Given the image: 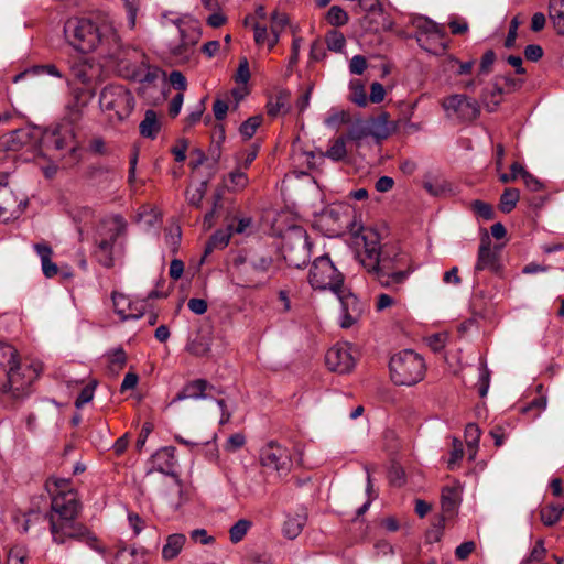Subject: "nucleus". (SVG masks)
Listing matches in <instances>:
<instances>
[{
	"instance_id": "obj_23",
	"label": "nucleus",
	"mask_w": 564,
	"mask_h": 564,
	"mask_svg": "<svg viewBox=\"0 0 564 564\" xmlns=\"http://www.w3.org/2000/svg\"><path fill=\"white\" fill-rule=\"evenodd\" d=\"M175 25L180 33V42L186 43V45H191L195 48V45L202 36V31L196 23L176 20Z\"/></svg>"
},
{
	"instance_id": "obj_2",
	"label": "nucleus",
	"mask_w": 564,
	"mask_h": 564,
	"mask_svg": "<svg viewBox=\"0 0 564 564\" xmlns=\"http://www.w3.org/2000/svg\"><path fill=\"white\" fill-rule=\"evenodd\" d=\"M35 367H21L18 351L7 343H0V390L13 398L23 397L37 378Z\"/></svg>"
},
{
	"instance_id": "obj_22",
	"label": "nucleus",
	"mask_w": 564,
	"mask_h": 564,
	"mask_svg": "<svg viewBox=\"0 0 564 564\" xmlns=\"http://www.w3.org/2000/svg\"><path fill=\"white\" fill-rule=\"evenodd\" d=\"M213 387L205 379H196L187 382L182 390L174 397L171 403H176L187 399L200 400L207 399V391Z\"/></svg>"
},
{
	"instance_id": "obj_12",
	"label": "nucleus",
	"mask_w": 564,
	"mask_h": 564,
	"mask_svg": "<svg viewBox=\"0 0 564 564\" xmlns=\"http://www.w3.org/2000/svg\"><path fill=\"white\" fill-rule=\"evenodd\" d=\"M441 106L445 116L457 122L473 121L480 113L478 102L464 94H453L445 97Z\"/></svg>"
},
{
	"instance_id": "obj_42",
	"label": "nucleus",
	"mask_w": 564,
	"mask_h": 564,
	"mask_svg": "<svg viewBox=\"0 0 564 564\" xmlns=\"http://www.w3.org/2000/svg\"><path fill=\"white\" fill-rule=\"evenodd\" d=\"M231 234L238 235H250L253 228V221L251 217H237L232 223L228 224Z\"/></svg>"
},
{
	"instance_id": "obj_39",
	"label": "nucleus",
	"mask_w": 564,
	"mask_h": 564,
	"mask_svg": "<svg viewBox=\"0 0 564 564\" xmlns=\"http://www.w3.org/2000/svg\"><path fill=\"white\" fill-rule=\"evenodd\" d=\"M252 527V522L247 519L238 520L229 530V539L234 544L239 543L243 540L250 528Z\"/></svg>"
},
{
	"instance_id": "obj_1",
	"label": "nucleus",
	"mask_w": 564,
	"mask_h": 564,
	"mask_svg": "<svg viewBox=\"0 0 564 564\" xmlns=\"http://www.w3.org/2000/svg\"><path fill=\"white\" fill-rule=\"evenodd\" d=\"M66 42L75 50L90 53L118 43V34L106 17L96 20L85 17L68 18L63 28Z\"/></svg>"
},
{
	"instance_id": "obj_4",
	"label": "nucleus",
	"mask_w": 564,
	"mask_h": 564,
	"mask_svg": "<svg viewBox=\"0 0 564 564\" xmlns=\"http://www.w3.org/2000/svg\"><path fill=\"white\" fill-rule=\"evenodd\" d=\"M412 261L406 252L400 250L383 251L376 276L384 288H395L413 272Z\"/></svg>"
},
{
	"instance_id": "obj_53",
	"label": "nucleus",
	"mask_w": 564,
	"mask_h": 564,
	"mask_svg": "<svg viewBox=\"0 0 564 564\" xmlns=\"http://www.w3.org/2000/svg\"><path fill=\"white\" fill-rule=\"evenodd\" d=\"M28 551L24 546L15 545L8 553L7 564H25Z\"/></svg>"
},
{
	"instance_id": "obj_40",
	"label": "nucleus",
	"mask_w": 564,
	"mask_h": 564,
	"mask_svg": "<svg viewBox=\"0 0 564 564\" xmlns=\"http://www.w3.org/2000/svg\"><path fill=\"white\" fill-rule=\"evenodd\" d=\"M520 198V192L517 188H506L500 197L499 207L503 213H510Z\"/></svg>"
},
{
	"instance_id": "obj_13",
	"label": "nucleus",
	"mask_w": 564,
	"mask_h": 564,
	"mask_svg": "<svg viewBox=\"0 0 564 564\" xmlns=\"http://www.w3.org/2000/svg\"><path fill=\"white\" fill-rule=\"evenodd\" d=\"M416 29V41L424 51L438 55L446 50L444 31L438 24L429 19H420Z\"/></svg>"
},
{
	"instance_id": "obj_34",
	"label": "nucleus",
	"mask_w": 564,
	"mask_h": 564,
	"mask_svg": "<svg viewBox=\"0 0 564 564\" xmlns=\"http://www.w3.org/2000/svg\"><path fill=\"white\" fill-rule=\"evenodd\" d=\"M305 524V517L295 514L288 517L283 525V534L290 540L295 539L302 532Z\"/></svg>"
},
{
	"instance_id": "obj_63",
	"label": "nucleus",
	"mask_w": 564,
	"mask_h": 564,
	"mask_svg": "<svg viewBox=\"0 0 564 564\" xmlns=\"http://www.w3.org/2000/svg\"><path fill=\"white\" fill-rule=\"evenodd\" d=\"M169 80L171 83V85L180 90L181 93H183L184 90H186L187 88V82H186V78L185 76L178 72V70H173L171 74H170V77H169Z\"/></svg>"
},
{
	"instance_id": "obj_52",
	"label": "nucleus",
	"mask_w": 564,
	"mask_h": 564,
	"mask_svg": "<svg viewBox=\"0 0 564 564\" xmlns=\"http://www.w3.org/2000/svg\"><path fill=\"white\" fill-rule=\"evenodd\" d=\"M205 183H200L195 187L188 188L186 193L187 202L195 207H199L205 195Z\"/></svg>"
},
{
	"instance_id": "obj_26",
	"label": "nucleus",
	"mask_w": 564,
	"mask_h": 564,
	"mask_svg": "<svg viewBox=\"0 0 564 564\" xmlns=\"http://www.w3.org/2000/svg\"><path fill=\"white\" fill-rule=\"evenodd\" d=\"M497 262V253L491 249L489 240H482L479 246L478 259L475 265L477 271L494 269Z\"/></svg>"
},
{
	"instance_id": "obj_9",
	"label": "nucleus",
	"mask_w": 564,
	"mask_h": 564,
	"mask_svg": "<svg viewBox=\"0 0 564 564\" xmlns=\"http://www.w3.org/2000/svg\"><path fill=\"white\" fill-rule=\"evenodd\" d=\"M311 246L306 230L300 226L292 227L284 238L283 257L289 265L302 268L311 258Z\"/></svg>"
},
{
	"instance_id": "obj_58",
	"label": "nucleus",
	"mask_w": 564,
	"mask_h": 564,
	"mask_svg": "<svg viewBox=\"0 0 564 564\" xmlns=\"http://www.w3.org/2000/svg\"><path fill=\"white\" fill-rule=\"evenodd\" d=\"M473 209L479 217H481L485 220H489L494 217L492 207L485 202L475 200L473 203Z\"/></svg>"
},
{
	"instance_id": "obj_57",
	"label": "nucleus",
	"mask_w": 564,
	"mask_h": 564,
	"mask_svg": "<svg viewBox=\"0 0 564 564\" xmlns=\"http://www.w3.org/2000/svg\"><path fill=\"white\" fill-rule=\"evenodd\" d=\"M520 24H521L520 18L518 15L513 17L511 22H510L508 35H507L506 41H505V46L507 48H511V47L514 46L516 40H517V36H518V29H519Z\"/></svg>"
},
{
	"instance_id": "obj_49",
	"label": "nucleus",
	"mask_w": 564,
	"mask_h": 564,
	"mask_svg": "<svg viewBox=\"0 0 564 564\" xmlns=\"http://www.w3.org/2000/svg\"><path fill=\"white\" fill-rule=\"evenodd\" d=\"M262 122V118L260 116H254L246 120L240 126V133L245 139H250L254 135L257 129L260 127Z\"/></svg>"
},
{
	"instance_id": "obj_17",
	"label": "nucleus",
	"mask_w": 564,
	"mask_h": 564,
	"mask_svg": "<svg viewBox=\"0 0 564 564\" xmlns=\"http://www.w3.org/2000/svg\"><path fill=\"white\" fill-rule=\"evenodd\" d=\"M42 143L46 150H69L73 152L76 149L75 135L73 129L68 126L46 130L43 134Z\"/></svg>"
},
{
	"instance_id": "obj_47",
	"label": "nucleus",
	"mask_w": 564,
	"mask_h": 564,
	"mask_svg": "<svg viewBox=\"0 0 564 564\" xmlns=\"http://www.w3.org/2000/svg\"><path fill=\"white\" fill-rule=\"evenodd\" d=\"M474 61H467V62H460L454 56H448L445 61V67L448 69L454 68L457 66L456 74L457 75H468L471 73L474 67Z\"/></svg>"
},
{
	"instance_id": "obj_41",
	"label": "nucleus",
	"mask_w": 564,
	"mask_h": 564,
	"mask_svg": "<svg viewBox=\"0 0 564 564\" xmlns=\"http://www.w3.org/2000/svg\"><path fill=\"white\" fill-rule=\"evenodd\" d=\"M346 154V141L344 138H338L330 144L326 153H321V156H326L333 161H341Z\"/></svg>"
},
{
	"instance_id": "obj_6",
	"label": "nucleus",
	"mask_w": 564,
	"mask_h": 564,
	"mask_svg": "<svg viewBox=\"0 0 564 564\" xmlns=\"http://www.w3.org/2000/svg\"><path fill=\"white\" fill-rule=\"evenodd\" d=\"M124 231V223L119 217L102 221L95 238L94 256L97 261L106 267L113 265L115 254L118 250L117 240Z\"/></svg>"
},
{
	"instance_id": "obj_11",
	"label": "nucleus",
	"mask_w": 564,
	"mask_h": 564,
	"mask_svg": "<svg viewBox=\"0 0 564 564\" xmlns=\"http://www.w3.org/2000/svg\"><path fill=\"white\" fill-rule=\"evenodd\" d=\"M50 530L53 542L56 544H67L72 541H86L89 545L96 541L90 531L76 518H50Z\"/></svg>"
},
{
	"instance_id": "obj_62",
	"label": "nucleus",
	"mask_w": 564,
	"mask_h": 564,
	"mask_svg": "<svg viewBox=\"0 0 564 564\" xmlns=\"http://www.w3.org/2000/svg\"><path fill=\"white\" fill-rule=\"evenodd\" d=\"M215 440H216V434H214L213 441H207V442L203 443L202 445H204L206 447L205 457L209 462H215V463L219 464V453H218V447L215 443Z\"/></svg>"
},
{
	"instance_id": "obj_20",
	"label": "nucleus",
	"mask_w": 564,
	"mask_h": 564,
	"mask_svg": "<svg viewBox=\"0 0 564 564\" xmlns=\"http://www.w3.org/2000/svg\"><path fill=\"white\" fill-rule=\"evenodd\" d=\"M25 207L26 200H20L17 204L13 192L0 181V220L19 217Z\"/></svg>"
},
{
	"instance_id": "obj_16",
	"label": "nucleus",
	"mask_w": 564,
	"mask_h": 564,
	"mask_svg": "<svg viewBox=\"0 0 564 564\" xmlns=\"http://www.w3.org/2000/svg\"><path fill=\"white\" fill-rule=\"evenodd\" d=\"M335 294L340 302V327L350 328L361 317L364 313V304L355 294L345 291L343 288H340L339 292Z\"/></svg>"
},
{
	"instance_id": "obj_3",
	"label": "nucleus",
	"mask_w": 564,
	"mask_h": 564,
	"mask_svg": "<svg viewBox=\"0 0 564 564\" xmlns=\"http://www.w3.org/2000/svg\"><path fill=\"white\" fill-rule=\"evenodd\" d=\"M118 72L127 78L139 83H153L160 75H165L159 67L148 63L145 54L135 47H128L118 56Z\"/></svg>"
},
{
	"instance_id": "obj_37",
	"label": "nucleus",
	"mask_w": 564,
	"mask_h": 564,
	"mask_svg": "<svg viewBox=\"0 0 564 564\" xmlns=\"http://www.w3.org/2000/svg\"><path fill=\"white\" fill-rule=\"evenodd\" d=\"M368 126L367 119L357 118L355 119L348 129L347 138L356 143H359L364 139L368 138Z\"/></svg>"
},
{
	"instance_id": "obj_10",
	"label": "nucleus",
	"mask_w": 564,
	"mask_h": 564,
	"mask_svg": "<svg viewBox=\"0 0 564 564\" xmlns=\"http://www.w3.org/2000/svg\"><path fill=\"white\" fill-rule=\"evenodd\" d=\"M99 104L104 111L123 120L134 108V97L124 86L109 85L101 90Z\"/></svg>"
},
{
	"instance_id": "obj_55",
	"label": "nucleus",
	"mask_w": 564,
	"mask_h": 564,
	"mask_svg": "<svg viewBox=\"0 0 564 564\" xmlns=\"http://www.w3.org/2000/svg\"><path fill=\"white\" fill-rule=\"evenodd\" d=\"M289 23V18L285 13L274 11L271 15V30L275 32L279 36L280 33L284 30V28Z\"/></svg>"
},
{
	"instance_id": "obj_60",
	"label": "nucleus",
	"mask_w": 564,
	"mask_h": 564,
	"mask_svg": "<svg viewBox=\"0 0 564 564\" xmlns=\"http://www.w3.org/2000/svg\"><path fill=\"white\" fill-rule=\"evenodd\" d=\"M250 79L249 63L247 58H242L239 63L238 69L235 75V80L238 84L246 85Z\"/></svg>"
},
{
	"instance_id": "obj_29",
	"label": "nucleus",
	"mask_w": 564,
	"mask_h": 564,
	"mask_svg": "<svg viewBox=\"0 0 564 564\" xmlns=\"http://www.w3.org/2000/svg\"><path fill=\"white\" fill-rule=\"evenodd\" d=\"M549 17L556 32L564 35V0H550Z\"/></svg>"
},
{
	"instance_id": "obj_25",
	"label": "nucleus",
	"mask_w": 564,
	"mask_h": 564,
	"mask_svg": "<svg viewBox=\"0 0 564 564\" xmlns=\"http://www.w3.org/2000/svg\"><path fill=\"white\" fill-rule=\"evenodd\" d=\"M186 536L182 533H173L166 538L162 549V557L165 561L175 558L184 547Z\"/></svg>"
},
{
	"instance_id": "obj_46",
	"label": "nucleus",
	"mask_w": 564,
	"mask_h": 564,
	"mask_svg": "<svg viewBox=\"0 0 564 564\" xmlns=\"http://www.w3.org/2000/svg\"><path fill=\"white\" fill-rule=\"evenodd\" d=\"M458 502V491L455 488H444L442 491V508L445 512H453Z\"/></svg>"
},
{
	"instance_id": "obj_24",
	"label": "nucleus",
	"mask_w": 564,
	"mask_h": 564,
	"mask_svg": "<svg viewBox=\"0 0 564 564\" xmlns=\"http://www.w3.org/2000/svg\"><path fill=\"white\" fill-rule=\"evenodd\" d=\"M161 130V122L154 110L149 109L144 113L143 120L140 122L139 131L143 138L155 139Z\"/></svg>"
},
{
	"instance_id": "obj_33",
	"label": "nucleus",
	"mask_w": 564,
	"mask_h": 564,
	"mask_svg": "<svg viewBox=\"0 0 564 564\" xmlns=\"http://www.w3.org/2000/svg\"><path fill=\"white\" fill-rule=\"evenodd\" d=\"M232 234L229 227L217 230L209 239L205 248V256L212 253L215 249H224L229 243Z\"/></svg>"
},
{
	"instance_id": "obj_14",
	"label": "nucleus",
	"mask_w": 564,
	"mask_h": 564,
	"mask_svg": "<svg viewBox=\"0 0 564 564\" xmlns=\"http://www.w3.org/2000/svg\"><path fill=\"white\" fill-rule=\"evenodd\" d=\"M260 463L263 467L276 471H286L291 466V456L286 447L276 442L267 443L260 451Z\"/></svg>"
},
{
	"instance_id": "obj_48",
	"label": "nucleus",
	"mask_w": 564,
	"mask_h": 564,
	"mask_svg": "<svg viewBox=\"0 0 564 564\" xmlns=\"http://www.w3.org/2000/svg\"><path fill=\"white\" fill-rule=\"evenodd\" d=\"M127 13L129 29L135 28L137 15L140 10V0H122Z\"/></svg>"
},
{
	"instance_id": "obj_8",
	"label": "nucleus",
	"mask_w": 564,
	"mask_h": 564,
	"mask_svg": "<svg viewBox=\"0 0 564 564\" xmlns=\"http://www.w3.org/2000/svg\"><path fill=\"white\" fill-rule=\"evenodd\" d=\"M308 282L314 290H329L338 293L344 285V276L329 257L322 256L314 260L310 269Z\"/></svg>"
},
{
	"instance_id": "obj_64",
	"label": "nucleus",
	"mask_w": 564,
	"mask_h": 564,
	"mask_svg": "<svg viewBox=\"0 0 564 564\" xmlns=\"http://www.w3.org/2000/svg\"><path fill=\"white\" fill-rule=\"evenodd\" d=\"M367 68V61L361 55H355L349 63V70L351 74L361 75Z\"/></svg>"
},
{
	"instance_id": "obj_59",
	"label": "nucleus",
	"mask_w": 564,
	"mask_h": 564,
	"mask_svg": "<svg viewBox=\"0 0 564 564\" xmlns=\"http://www.w3.org/2000/svg\"><path fill=\"white\" fill-rule=\"evenodd\" d=\"M246 443V437L242 433H235L228 437L226 441V444L224 445V448L227 452H236L237 449L241 448Z\"/></svg>"
},
{
	"instance_id": "obj_30",
	"label": "nucleus",
	"mask_w": 564,
	"mask_h": 564,
	"mask_svg": "<svg viewBox=\"0 0 564 564\" xmlns=\"http://www.w3.org/2000/svg\"><path fill=\"white\" fill-rule=\"evenodd\" d=\"M253 31L254 41L258 45L268 46L269 50H272L279 42L280 36L273 30H268L267 26L257 23L253 26Z\"/></svg>"
},
{
	"instance_id": "obj_32",
	"label": "nucleus",
	"mask_w": 564,
	"mask_h": 564,
	"mask_svg": "<svg viewBox=\"0 0 564 564\" xmlns=\"http://www.w3.org/2000/svg\"><path fill=\"white\" fill-rule=\"evenodd\" d=\"M113 564H148L143 552L133 549H122L115 556Z\"/></svg>"
},
{
	"instance_id": "obj_15",
	"label": "nucleus",
	"mask_w": 564,
	"mask_h": 564,
	"mask_svg": "<svg viewBox=\"0 0 564 564\" xmlns=\"http://www.w3.org/2000/svg\"><path fill=\"white\" fill-rule=\"evenodd\" d=\"M326 366L330 371L347 373L355 367V357L348 343L336 344L325 355Z\"/></svg>"
},
{
	"instance_id": "obj_56",
	"label": "nucleus",
	"mask_w": 564,
	"mask_h": 564,
	"mask_svg": "<svg viewBox=\"0 0 564 564\" xmlns=\"http://www.w3.org/2000/svg\"><path fill=\"white\" fill-rule=\"evenodd\" d=\"M95 388H96V383H89L87 386H85L79 395L77 397L76 401H75V405L76 408H83L85 404H87L88 402H90L94 398V393H95Z\"/></svg>"
},
{
	"instance_id": "obj_31",
	"label": "nucleus",
	"mask_w": 564,
	"mask_h": 564,
	"mask_svg": "<svg viewBox=\"0 0 564 564\" xmlns=\"http://www.w3.org/2000/svg\"><path fill=\"white\" fill-rule=\"evenodd\" d=\"M480 429L475 423L467 424L465 429V441L467 445V452L469 459H475L478 446H479V440H480Z\"/></svg>"
},
{
	"instance_id": "obj_43",
	"label": "nucleus",
	"mask_w": 564,
	"mask_h": 564,
	"mask_svg": "<svg viewBox=\"0 0 564 564\" xmlns=\"http://www.w3.org/2000/svg\"><path fill=\"white\" fill-rule=\"evenodd\" d=\"M325 42L329 51L340 53L346 45L344 34L337 30H332L326 34Z\"/></svg>"
},
{
	"instance_id": "obj_27",
	"label": "nucleus",
	"mask_w": 564,
	"mask_h": 564,
	"mask_svg": "<svg viewBox=\"0 0 564 564\" xmlns=\"http://www.w3.org/2000/svg\"><path fill=\"white\" fill-rule=\"evenodd\" d=\"M290 93L288 90H280L275 96L271 97L267 104L268 113L271 117H276L286 113L290 110L289 106Z\"/></svg>"
},
{
	"instance_id": "obj_5",
	"label": "nucleus",
	"mask_w": 564,
	"mask_h": 564,
	"mask_svg": "<svg viewBox=\"0 0 564 564\" xmlns=\"http://www.w3.org/2000/svg\"><path fill=\"white\" fill-rule=\"evenodd\" d=\"M391 379L399 386H412L424 378L423 358L411 349L394 354L389 362Z\"/></svg>"
},
{
	"instance_id": "obj_36",
	"label": "nucleus",
	"mask_w": 564,
	"mask_h": 564,
	"mask_svg": "<svg viewBox=\"0 0 564 564\" xmlns=\"http://www.w3.org/2000/svg\"><path fill=\"white\" fill-rule=\"evenodd\" d=\"M223 182L224 186L228 191L238 192L243 189L248 185L249 178L245 172L237 170L229 173V175L225 177Z\"/></svg>"
},
{
	"instance_id": "obj_35",
	"label": "nucleus",
	"mask_w": 564,
	"mask_h": 564,
	"mask_svg": "<svg viewBox=\"0 0 564 564\" xmlns=\"http://www.w3.org/2000/svg\"><path fill=\"white\" fill-rule=\"evenodd\" d=\"M564 513V503L563 505H555L551 503L545 506L540 511L541 521L545 525H554L558 520L561 519L562 514Z\"/></svg>"
},
{
	"instance_id": "obj_7",
	"label": "nucleus",
	"mask_w": 564,
	"mask_h": 564,
	"mask_svg": "<svg viewBox=\"0 0 564 564\" xmlns=\"http://www.w3.org/2000/svg\"><path fill=\"white\" fill-rule=\"evenodd\" d=\"M352 245L359 263L369 273L376 274L382 256L377 232L370 228H361L354 234Z\"/></svg>"
},
{
	"instance_id": "obj_38",
	"label": "nucleus",
	"mask_w": 564,
	"mask_h": 564,
	"mask_svg": "<svg viewBox=\"0 0 564 564\" xmlns=\"http://www.w3.org/2000/svg\"><path fill=\"white\" fill-rule=\"evenodd\" d=\"M169 52L171 57L175 59L177 63L187 62L192 54L194 53V47L191 45H186V43L180 42L175 44H170Z\"/></svg>"
},
{
	"instance_id": "obj_61",
	"label": "nucleus",
	"mask_w": 564,
	"mask_h": 564,
	"mask_svg": "<svg viewBox=\"0 0 564 564\" xmlns=\"http://www.w3.org/2000/svg\"><path fill=\"white\" fill-rule=\"evenodd\" d=\"M46 487L51 492L52 497H54L55 494L61 492L62 490H72L69 488V481L63 478L50 479L46 484Z\"/></svg>"
},
{
	"instance_id": "obj_28",
	"label": "nucleus",
	"mask_w": 564,
	"mask_h": 564,
	"mask_svg": "<svg viewBox=\"0 0 564 564\" xmlns=\"http://www.w3.org/2000/svg\"><path fill=\"white\" fill-rule=\"evenodd\" d=\"M107 370L110 375L117 376L126 366L127 355L122 348H116L106 354Z\"/></svg>"
},
{
	"instance_id": "obj_54",
	"label": "nucleus",
	"mask_w": 564,
	"mask_h": 564,
	"mask_svg": "<svg viewBox=\"0 0 564 564\" xmlns=\"http://www.w3.org/2000/svg\"><path fill=\"white\" fill-rule=\"evenodd\" d=\"M448 334L435 333L426 337V343L433 351H441L447 343Z\"/></svg>"
},
{
	"instance_id": "obj_50",
	"label": "nucleus",
	"mask_w": 564,
	"mask_h": 564,
	"mask_svg": "<svg viewBox=\"0 0 564 564\" xmlns=\"http://www.w3.org/2000/svg\"><path fill=\"white\" fill-rule=\"evenodd\" d=\"M326 19L332 25L339 26L348 21V15L340 7L333 6L328 10Z\"/></svg>"
},
{
	"instance_id": "obj_18",
	"label": "nucleus",
	"mask_w": 564,
	"mask_h": 564,
	"mask_svg": "<svg viewBox=\"0 0 564 564\" xmlns=\"http://www.w3.org/2000/svg\"><path fill=\"white\" fill-rule=\"evenodd\" d=\"M112 303L115 313L121 321L139 319L145 312L147 303L143 300H131L126 294L113 292Z\"/></svg>"
},
{
	"instance_id": "obj_21",
	"label": "nucleus",
	"mask_w": 564,
	"mask_h": 564,
	"mask_svg": "<svg viewBox=\"0 0 564 564\" xmlns=\"http://www.w3.org/2000/svg\"><path fill=\"white\" fill-rule=\"evenodd\" d=\"M369 137L381 141L387 139L394 130L395 124L389 120L387 112H381L376 117L367 119Z\"/></svg>"
},
{
	"instance_id": "obj_19",
	"label": "nucleus",
	"mask_w": 564,
	"mask_h": 564,
	"mask_svg": "<svg viewBox=\"0 0 564 564\" xmlns=\"http://www.w3.org/2000/svg\"><path fill=\"white\" fill-rule=\"evenodd\" d=\"M78 511V497L74 490H62L52 497L50 518H76Z\"/></svg>"
},
{
	"instance_id": "obj_45",
	"label": "nucleus",
	"mask_w": 564,
	"mask_h": 564,
	"mask_svg": "<svg viewBox=\"0 0 564 564\" xmlns=\"http://www.w3.org/2000/svg\"><path fill=\"white\" fill-rule=\"evenodd\" d=\"M349 121L348 112L344 110H332L325 118L324 123L326 127L332 129H338L341 124Z\"/></svg>"
},
{
	"instance_id": "obj_51",
	"label": "nucleus",
	"mask_w": 564,
	"mask_h": 564,
	"mask_svg": "<svg viewBox=\"0 0 564 564\" xmlns=\"http://www.w3.org/2000/svg\"><path fill=\"white\" fill-rule=\"evenodd\" d=\"M351 100L358 106L367 105V95L360 80L355 79L350 82Z\"/></svg>"
},
{
	"instance_id": "obj_44",
	"label": "nucleus",
	"mask_w": 564,
	"mask_h": 564,
	"mask_svg": "<svg viewBox=\"0 0 564 564\" xmlns=\"http://www.w3.org/2000/svg\"><path fill=\"white\" fill-rule=\"evenodd\" d=\"M425 191L433 196L445 195L449 191V184L444 180L430 178L424 181Z\"/></svg>"
}]
</instances>
